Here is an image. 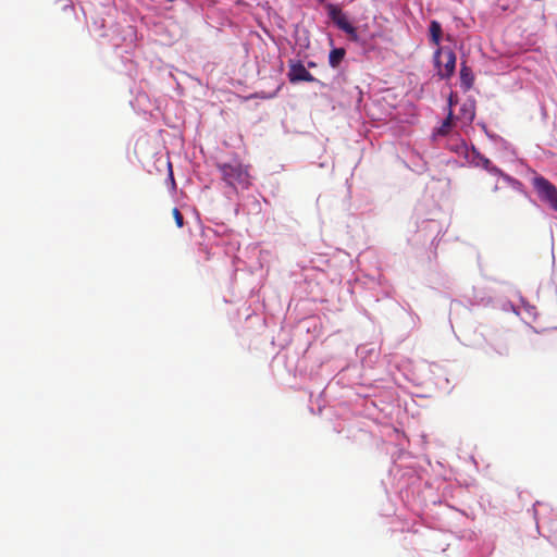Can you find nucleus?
<instances>
[{
  "label": "nucleus",
  "mask_w": 557,
  "mask_h": 557,
  "mask_svg": "<svg viewBox=\"0 0 557 557\" xmlns=\"http://www.w3.org/2000/svg\"><path fill=\"white\" fill-rule=\"evenodd\" d=\"M216 168L221 173L222 180L230 187L234 189L248 188V170L238 160H234L233 162H219L216 163Z\"/></svg>",
  "instance_id": "1"
},
{
  "label": "nucleus",
  "mask_w": 557,
  "mask_h": 557,
  "mask_svg": "<svg viewBox=\"0 0 557 557\" xmlns=\"http://www.w3.org/2000/svg\"><path fill=\"white\" fill-rule=\"evenodd\" d=\"M472 162L476 166H482L488 173H491L493 176L497 177V181L495 182L493 186V191H503L502 200L508 205L509 207H515L516 205V198L520 196L518 191L510 190V189H504V187L499 186V177L503 176L505 181H510V177L507 175H504L502 171L494 166L490 159L485 158L484 156H481L480 153H476V156L473 158Z\"/></svg>",
  "instance_id": "2"
},
{
  "label": "nucleus",
  "mask_w": 557,
  "mask_h": 557,
  "mask_svg": "<svg viewBox=\"0 0 557 557\" xmlns=\"http://www.w3.org/2000/svg\"><path fill=\"white\" fill-rule=\"evenodd\" d=\"M434 62L437 75L441 78H449L456 69V54L451 49L438 47L434 53Z\"/></svg>",
  "instance_id": "3"
},
{
  "label": "nucleus",
  "mask_w": 557,
  "mask_h": 557,
  "mask_svg": "<svg viewBox=\"0 0 557 557\" xmlns=\"http://www.w3.org/2000/svg\"><path fill=\"white\" fill-rule=\"evenodd\" d=\"M532 185L539 198L557 211V187L544 176H535L532 180Z\"/></svg>",
  "instance_id": "4"
},
{
  "label": "nucleus",
  "mask_w": 557,
  "mask_h": 557,
  "mask_svg": "<svg viewBox=\"0 0 557 557\" xmlns=\"http://www.w3.org/2000/svg\"><path fill=\"white\" fill-rule=\"evenodd\" d=\"M288 78L290 83L296 82H315V77L305 67L301 62L292 63L289 66Z\"/></svg>",
  "instance_id": "5"
},
{
  "label": "nucleus",
  "mask_w": 557,
  "mask_h": 557,
  "mask_svg": "<svg viewBox=\"0 0 557 557\" xmlns=\"http://www.w3.org/2000/svg\"><path fill=\"white\" fill-rule=\"evenodd\" d=\"M460 82L466 90L470 89L474 83V76L470 66L466 62L461 63L460 67Z\"/></svg>",
  "instance_id": "6"
},
{
  "label": "nucleus",
  "mask_w": 557,
  "mask_h": 557,
  "mask_svg": "<svg viewBox=\"0 0 557 557\" xmlns=\"http://www.w3.org/2000/svg\"><path fill=\"white\" fill-rule=\"evenodd\" d=\"M334 23L336 24V26L339 29H342L343 32L348 34L352 39L357 38L356 28L352 26V24L348 21V18L344 14H342L341 16L335 18Z\"/></svg>",
  "instance_id": "7"
},
{
  "label": "nucleus",
  "mask_w": 557,
  "mask_h": 557,
  "mask_svg": "<svg viewBox=\"0 0 557 557\" xmlns=\"http://www.w3.org/2000/svg\"><path fill=\"white\" fill-rule=\"evenodd\" d=\"M346 55L344 48H335L330 51L329 64L333 69H337Z\"/></svg>",
  "instance_id": "8"
},
{
  "label": "nucleus",
  "mask_w": 557,
  "mask_h": 557,
  "mask_svg": "<svg viewBox=\"0 0 557 557\" xmlns=\"http://www.w3.org/2000/svg\"><path fill=\"white\" fill-rule=\"evenodd\" d=\"M453 121H454V112H453V109H449L446 119L443 121L442 125L436 129L435 135H438V136L448 135L453 127Z\"/></svg>",
  "instance_id": "9"
},
{
  "label": "nucleus",
  "mask_w": 557,
  "mask_h": 557,
  "mask_svg": "<svg viewBox=\"0 0 557 557\" xmlns=\"http://www.w3.org/2000/svg\"><path fill=\"white\" fill-rule=\"evenodd\" d=\"M430 39L435 46H440L442 39V26L437 21L430 23Z\"/></svg>",
  "instance_id": "10"
},
{
  "label": "nucleus",
  "mask_w": 557,
  "mask_h": 557,
  "mask_svg": "<svg viewBox=\"0 0 557 557\" xmlns=\"http://www.w3.org/2000/svg\"><path fill=\"white\" fill-rule=\"evenodd\" d=\"M172 214L175 220L176 226L180 228L183 227L184 226V216L181 213V211L177 208H174L172 210Z\"/></svg>",
  "instance_id": "11"
},
{
  "label": "nucleus",
  "mask_w": 557,
  "mask_h": 557,
  "mask_svg": "<svg viewBox=\"0 0 557 557\" xmlns=\"http://www.w3.org/2000/svg\"><path fill=\"white\" fill-rule=\"evenodd\" d=\"M327 10H329V15L333 22L335 21V18H337L338 16H341L343 14L342 10L333 4H330L327 7Z\"/></svg>",
  "instance_id": "12"
},
{
  "label": "nucleus",
  "mask_w": 557,
  "mask_h": 557,
  "mask_svg": "<svg viewBox=\"0 0 557 557\" xmlns=\"http://www.w3.org/2000/svg\"><path fill=\"white\" fill-rule=\"evenodd\" d=\"M453 104H454V101H453V97L450 96L448 99V110L453 109Z\"/></svg>",
  "instance_id": "13"
},
{
  "label": "nucleus",
  "mask_w": 557,
  "mask_h": 557,
  "mask_svg": "<svg viewBox=\"0 0 557 557\" xmlns=\"http://www.w3.org/2000/svg\"><path fill=\"white\" fill-rule=\"evenodd\" d=\"M170 177L174 182L172 170L170 169Z\"/></svg>",
  "instance_id": "14"
}]
</instances>
